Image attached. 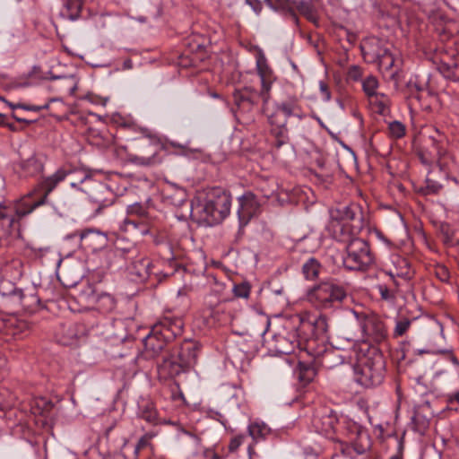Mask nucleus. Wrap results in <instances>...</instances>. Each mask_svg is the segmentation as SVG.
<instances>
[{"label": "nucleus", "mask_w": 459, "mask_h": 459, "mask_svg": "<svg viewBox=\"0 0 459 459\" xmlns=\"http://www.w3.org/2000/svg\"><path fill=\"white\" fill-rule=\"evenodd\" d=\"M256 72L261 82L259 91L251 87H245L236 90L233 93V100L236 106L235 117L242 124H249L255 120V112L260 99L263 101L262 112L266 117L267 114H271L267 104L271 99L272 85L276 77L261 50L256 56Z\"/></svg>", "instance_id": "nucleus-1"}, {"label": "nucleus", "mask_w": 459, "mask_h": 459, "mask_svg": "<svg viewBox=\"0 0 459 459\" xmlns=\"http://www.w3.org/2000/svg\"><path fill=\"white\" fill-rule=\"evenodd\" d=\"M50 194L42 178L28 193L14 199L9 205H0V229L4 234L19 230L23 220L48 204Z\"/></svg>", "instance_id": "nucleus-2"}, {"label": "nucleus", "mask_w": 459, "mask_h": 459, "mask_svg": "<svg viewBox=\"0 0 459 459\" xmlns=\"http://www.w3.org/2000/svg\"><path fill=\"white\" fill-rule=\"evenodd\" d=\"M199 351V344L192 340H186L174 346L157 363L160 379L167 380L188 372L195 365Z\"/></svg>", "instance_id": "nucleus-3"}, {"label": "nucleus", "mask_w": 459, "mask_h": 459, "mask_svg": "<svg viewBox=\"0 0 459 459\" xmlns=\"http://www.w3.org/2000/svg\"><path fill=\"white\" fill-rule=\"evenodd\" d=\"M296 117L299 120L306 117L297 97H290L281 102H276L271 114H267L269 134L272 144L277 150L290 142L288 118Z\"/></svg>", "instance_id": "nucleus-4"}, {"label": "nucleus", "mask_w": 459, "mask_h": 459, "mask_svg": "<svg viewBox=\"0 0 459 459\" xmlns=\"http://www.w3.org/2000/svg\"><path fill=\"white\" fill-rule=\"evenodd\" d=\"M184 322L179 316H164L143 339V355L146 359L157 358L167 344L183 333Z\"/></svg>", "instance_id": "nucleus-5"}, {"label": "nucleus", "mask_w": 459, "mask_h": 459, "mask_svg": "<svg viewBox=\"0 0 459 459\" xmlns=\"http://www.w3.org/2000/svg\"><path fill=\"white\" fill-rule=\"evenodd\" d=\"M231 195L221 187H212L203 204L192 207L191 214L208 225L221 223L225 220L231 207Z\"/></svg>", "instance_id": "nucleus-6"}, {"label": "nucleus", "mask_w": 459, "mask_h": 459, "mask_svg": "<svg viewBox=\"0 0 459 459\" xmlns=\"http://www.w3.org/2000/svg\"><path fill=\"white\" fill-rule=\"evenodd\" d=\"M385 360L381 351L370 346L354 368V381L366 388L380 385L385 377Z\"/></svg>", "instance_id": "nucleus-7"}, {"label": "nucleus", "mask_w": 459, "mask_h": 459, "mask_svg": "<svg viewBox=\"0 0 459 459\" xmlns=\"http://www.w3.org/2000/svg\"><path fill=\"white\" fill-rule=\"evenodd\" d=\"M347 298L343 286L333 281H323L307 292V301L317 309L328 310L339 307Z\"/></svg>", "instance_id": "nucleus-8"}, {"label": "nucleus", "mask_w": 459, "mask_h": 459, "mask_svg": "<svg viewBox=\"0 0 459 459\" xmlns=\"http://www.w3.org/2000/svg\"><path fill=\"white\" fill-rule=\"evenodd\" d=\"M126 148L130 150L127 153L128 160L134 164L152 166L161 161L158 156L161 144L155 136L143 134L129 140Z\"/></svg>", "instance_id": "nucleus-9"}, {"label": "nucleus", "mask_w": 459, "mask_h": 459, "mask_svg": "<svg viewBox=\"0 0 459 459\" xmlns=\"http://www.w3.org/2000/svg\"><path fill=\"white\" fill-rule=\"evenodd\" d=\"M374 263L369 244L363 238L352 239L346 246L343 265L351 271H366Z\"/></svg>", "instance_id": "nucleus-10"}, {"label": "nucleus", "mask_w": 459, "mask_h": 459, "mask_svg": "<svg viewBox=\"0 0 459 459\" xmlns=\"http://www.w3.org/2000/svg\"><path fill=\"white\" fill-rule=\"evenodd\" d=\"M45 183H47L48 186V190L51 193L56 189V187L66 178L70 180V186L73 188H78V186L89 181L90 185L91 184V171L85 168L75 167L71 164H65L60 167L56 171L48 177L43 178Z\"/></svg>", "instance_id": "nucleus-11"}, {"label": "nucleus", "mask_w": 459, "mask_h": 459, "mask_svg": "<svg viewBox=\"0 0 459 459\" xmlns=\"http://www.w3.org/2000/svg\"><path fill=\"white\" fill-rule=\"evenodd\" d=\"M366 341L381 343L387 338V329L384 320L375 313L354 312Z\"/></svg>", "instance_id": "nucleus-12"}, {"label": "nucleus", "mask_w": 459, "mask_h": 459, "mask_svg": "<svg viewBox=\"0 0 459 459\" xmlns=\"http://www.w3.org/2000/svg\"><path fill=\"white\" fill-rule=\"evenodd\" d=\"M238 230L237 238H241L245 233L244 228L250 222L252 218L257 215L260 210V203L256 195L251 192H245L238 198Z\"/></svg>", "instance_id": "nucleus-13"}, {"label": "nucleus", "mask_w": 459, "mask_h": 459, "mask_svg": "<svg viewBox=\"0 0 459 459\" xmlns=\"http://www.w3.org/2000/svg\"><path fill=\"white\" fill-rule=\"evenodd\" d=\"M85 192L90 200L98 205V212L101 209L112 205L117 198V194L112 186L107 183L100 181H91V184L88 186V189Z\"/></svg>", "instance_id": "nucleus-14"}, {"label": "nucleus", "mask_w": 459, "mask_h": 459, "mask_svg": "<svg viewBox=\"0 0 459 459\" xmlns=\"http://www.w3.org/2000/svg\"><path fill=\"white\" fill-rule=\"evenodd\" d=\"M363 227V217H360L357 223L329 221L327 230L333 238L348 244L351 240L358 238L357 235Z\"/></svg>", "instance_id": "nucleus-15"}, {"label": "nucleus", "mask_w": 459, "mask_h": 459, "mask_svg": "<svg viewBox=\"0 0 459 459\" xmlns=\"http://www.w3.org/2000/svg\"><path fill=\"white\" fill-rule=\"evenodd\" d=\"M433 129L434 134L429 135V140L431 141V146L437 152V166L443 171H451L455 160L446 149L447 137L438 128L433 127Z\"/></svg>", "instance_id": "nucleus-16"}, {"label": "nucleus", "mask_w": 459, "mask_h": 459, "mask_svg": "<svg viewBox=\"0 0 459 459\" xmlns=\"http://www.w3.org/2000/svg\"><path fill=\"white\" fill-rule=\"evenodd\" d=\"M80 238V247L87 251L97 252L107 247L108 238L106 233L95 230L85 229L75 233Z\"/></svg>", "instance_id": "nucleus-17"}, {"label": "nucleus", "mask_w": 459, "mask_h": 459, "mask_svg": "<svg viewBox=\"0 0 459 459\" xmlns=\"http://www.w3.org/2000/svg\"><path fill=\"white\" fill-rule=\"evenodd\" d=\"M45 159L42 155L33 152L30 157L14 163V170L21 178H32L44 171Z\"/></svg>", "instance_id": "nucleus-18"}, {"label": "nucleus", "mask_w": 459, "mask_h": 459, "mask_svg": "<svg viewBox=\"0 0 459 459\" xmlns=\"http://www.w3.org/2000/svg\"><path fill=\"white\" fill-rule=\"evenodd\" d=\"M15 299L22 307L24 311L30 314L36 313L44 308V305L38 295V289L35 284H30L19 290Z\"/></svg>", "instance_id": "nucleus-19"}, {"label": "nucleus", "mask_w": 459, "mask_h": 459, "mask_svg": "<svg viewBox=\"0 0 459 459\" xmlns=\"http://www.w3.org/2000/svg\"><path fill=\"white\" fill-rule=\"evenodd\" d=\"M330 221L357 223L362 217V211L359 204L351 203L347 205H338L329 210Z\"/></svg>", "instance_id": "nucleus-20"}, {"label": "nucleus", "mask_w": 459, "mask_h": 459, "mask_svg": "<svg viewBox=\"0 0 459 459\" xmlns=\"http://www.w3.org/2000/svg\"><path fill=\"white\" fill-rule=\"evenodd\" d=\"M151 219L126 217L121 222L119 229L125 232H131L145 236L150 233Z\"/></svg>", "instance_id": "nucleus-21"}, {"label": "nucleus", "mask_w": 459, "mask_h": 459, "mask_svg": "<svg viewBox=\"0 0 459 459\" xmlns=\"http://www.w3.org/2000/svg\"><path fill=\"white\" fill-rule=\"evenodd\" d=\"M360 49L364 59L368 63H376L380 55L386 50V48L383 47L379 39L370 38L362 42Z\"/></svg>", "instance_id": "nucleus-22"}, {"label": "nucleus", "mask_w": 459, "mask_h": 459, "mask_svg": "<svg viewBox=\"0 0 459 459\" xmlns=\"http://www.w3.org/2000/svg\"><path fill=\"white\" fill-rule=\"evenodd\" d=\"M377 63L378 65L379 71L384 74L388 76L390 79H394L398 71L399 65L398 61L395 59L394 55L390 52L388 48L382 55H380L379 58H377Z\"/></svg>", "instance_id": "nucleus-23"}, {"label": "nucleus", "mask_w": 459, "mask_h": 459, "mask_svg": "<svg viewBox=\"0 0 459 459\" xmlns=\"http://www.w3.org/2000/svg\"><path fill=\"white\" fill-rule=\"evenodd\" d=\"M312 422L317 432L327 435L334 429L337 417L332 411L322 414L317 412L314 415Z\"/></svg>", "instance_id": "nucleus-24"}, {"label": "nucleus", "mask_w": 459, "mask_h": 459, "mask_svg": "<svg viewBox=\"0 0 459 459\" xmlns=\"http://www.w3.org/2000/svg\"><path fill=\"white\" fill-rule=\"evenodd\" d=\"M437 69L445 78L459 81V56H444L438 64Z\"/></svg>", "instance_id": "nucleus-25"}, {"label": "nucleus", "mask_w": 459, "mask_h": 459, "mask_svg": "<svg viewBox=\"0 0 459 459\" xmlns=\"http://www.w3.org/2000/svg\"><path fill=\"white\" fill-rule=\"evenodd\" d=\"M79 325L74 323H65L61 325V328L57 333L58 342L65 346L74 344L82 333L79 330Z\"/></svg>", "instance_id": "nucleus-26"}, {"label": "nucleus", "mask_w": 459, "mask_h": 459, "mask_svg": "<svg viewBox=\"0 0 459 459\" xmlns=\"http://www.w3.org/2000/svg\"><path fill=\"white\" fill-rule=\"evenodd\" d=\"M393 263L394 267L388 272H385L386 275L398 277L404 281H409L412 277L413 272L411 268L410 263L405 258L396 256Z\"/></svg>", "instance_id": "nucleus-27"}, {"label": "nucleus", "mask_w": 459, "mask_h": 459, "mask_svg": "<svg viewBox=\"0 0 459 459\" xmlns=\"http://www.w3.org/2000/svg\"><path fill=\"white\" fill-rule=\"evenodd\" d=\"M275 342L274 350L281 354H290L299 346V342L294 333L289 334V337L278 335L275 337Z\"/></svg>", "instance_id": "nucleus-28"}, {"label": "nucleus", "mask_w": 459, "mask_h": 459, "mask_svg": "<svg viewBox=\"0 0 459 459\" xmlns=\"http://www.w3.org/2000/svg\"><path fill=\"white\" fill-rule=\"evenodd\" d=\"M98 293L91 285L84 287L77 295V301L82 307V311L93 310Z\"/></svg>", "instance_id": "nucleus-29"}, {"label": "nucleus", "mask_w": 459, "mask_h": 459, "mask_svg": "<svg viewBox=\"0 0 459 459\" xmlns=\"http://www.w3.org/2000/svg\"><path fill=\"white\" fill-rule=\"evenodd\" d=\"M294 8L296 13L299 12L301 15L306 17L307 21L313 22L314 24H317V11L311 0L295 1Z\"/></svg>", "instance_id": "nucleus-30"}, {"label": "nucleus", "mask_w": 459, "mask_h": 459, "mask_svg": "<svg viewBox=\"0 0 459 459\" xmlns=\"http://www.w3.org/2000/svg\"><path fill=\"white\" fill-rule=\"evenodd\" d=\"M204 39L195 36L186 39V46L188 49L186 50L185 55L187 56L188 53L193 55L190 65H194L195 60L202 58L204 53Z\"/></svg>", "instance_id": "nucleus-31"}, {"label": "nucleus", "mask_w": 459, "mask_h": 459, "mask_svg": "<svg viewBox=\"0 0 459 459\" xmlns=\"http://www.w3.org/2000/svg\"><path fill=\"white\" fill-rule=\"evenodd\" d=\"M266 3L273 9L281 11L284 13L290 14L294 23L299 26V19L295 13V1L292 0H265Z\"/></svg>", "instance_id": "nucleus-32"}, {"label": "nucleus", "mask_w": 459, "mask_h": 459, "mask_svg": "<svg viewBox=\"0 0 459 459\" xmlns=\"http://www.w3.org/2000/svg\"><path fill=\"white\" fill-rule=\"evenodd\" d=\"M369 104L374 112L385 116L390 111L391 100L385 93H378L368 99Z\"/></svg>", "instance_id": "nucleus-33"}, {"label": "nucleus", "mask_w": 459, "mask_h": 459, "mask_svg": "<svg viewBox=\"0 0 459 459\" xmlns=\"http://www.w3.org/2000/svg\"><path fill=\"white\" fill-rule=\"evenodd\" d=\"M117 306L116 299L108 293H98L93 310L100 314H108L112 312Z\"/></svg>", "instance_id": "nucleus-34"}, {"label": "nucleus", "mask_w": 459, "mask_h": 459, "mask_svg": "<svg viewBox=\"0 0 459 459\" xmlns=\"http://www.w3.org/2000/svg\"><path fill=\"white\" fill-rule=\"evenodd\" d=\"M152 271V263L149 258L142 257L133 262L131 273L138 277L140 281L146 280Z\"/></svg>", "instance_id": "nucleus-35"}, {"label": "nucleus", "mask_w": 459, "mask_h": 459, "mask_svg": "<svg viewBox=\"0 0 459 459\" xmlns=\"http://www.w3.org/2000/svg\"><path fill=\"white\" fill-rule=\"evenodd\" d=\"M84 3L79 0H65L62 15L72 20H77L82 16Z\"/></svg>", "instance_id": "nucleus-36"}, {"label": "nucleus", "mask_w": 459, "mask_h": 459, "mask_svg": "<svg viewBox=\"0 0 459 459\" xmlns=\"http://www.w3.org/2000/svg\"><path fill=\"white\" fill-rule=\"evenodd\" d=\"M255 187L263 197L268 199L276 193L277 183L273 178H259L255 183Z\"/></svg>", "instance_id": "nucleus-37"}, {"label": "nucleus", "mask_w": 459, "mask_h": 459, "mask_svg": "<svg viewBox=\"0 0 459 459\" xmlns=\"http://www.w3.org/2000/svg\"><path fill=\"white\" fill-rule=\"evenodd\" d=\"M298 374L299 382L304 385L312 382L316 376V369L314 362L299 361Z\"/></svg>", "instance_id": "nucleus-38"}, {"label": "nucleus", "mask_w": 459, "mask_h": 459, "mask_svg": "<svg viewBox=\"0 0 459 459\" xmlns=\"http://www.w3.org/2000/svg\"><path fill=\"white\" fill-rule=\"evenodd\" d=\"M321 269L319 261L310 257L303 264L302 273L307 280L314 281L318 278Z\"/></svg>", "instance_id": "nucleus-39"}, {"label": "nucleus", "mask_w": 459, "mask_h": 459, "mask_svg": "<svg viewBox=\"0 0 459 459\" xmlns=\"http://www.w3.org/2000/svg\"><path fill=\"white\" fill-rule=\"evenodd\" d=\"M138 415L149 423H157V411L153 403L149 401H143L139 403Z\"/></svg>", "instance_id": "nucleus-40"}, {"label": "nucleus", "mask_w": 459, "mask_h": 459, "mask_svg": "<svg viewBox=\"0 0 459 459\" xmlns=\"http://www.w3.org/2000/svg\"><path fill=\"white\" fill-rule=\"evenodd\" d=\"M307 325L312 330V334L316 338L325 337L328 331V322L325 316L320 315L313 321L307 322Z\"/></svg>", "instance_id": "nucleus-41"}, {"label": "nucleus", "mask_w": 459, "mask_h": 459, "mask_svg": "<svg viewBox=\"0 0 459 459\" xmlns=\"http://www.w3.org/2000/svg\"><path fill=\"white\" fill-rule=\"evenodd\" d=\"M415 320L416 317L411 319L403 316H398L395 319V325L393 331L394 338L403 336L409 331L412 322Z\"/></svg>", "instance_id": "nucleus-42"}, {"label": "nucleus", "mask_w": 459, "mask_h": 459, "mask_svg": "<svg viewBox=\"0 0 459 459\" xmlns=\"http://www.w3.org/2000/svg\"><path fill=\"white\" fill-rule=\"evenodd\" d=\"M249 436L254 439L255 442H258L264 439L269 433V429L264 423L253 422L248 425L247 428Z\"/></svg>", "instance_id": "nucleus-43"}, {"label": "nucleus", "mask_w": 459, "mask_h": 459, "mask_svg": "<svg viewBox=\"0 0 459 459\" xmlns=\"http://www.w3.org/2000/svg\"><path fill=\"white\" fill-rule=\"evenodd\" d=\"M379 88V82L374 75H368L362 80V90L365 95L369 99L370 97L378 94L377 89Z\"/></svg>", "instance_id": "nucleus-44"}, {"label": "nucleus", "mask_w": 459, "mask_h": 459, "mask_svg": "<svg viewBox=\"0 0 459 459\" xmlns=\"http://www.w3.org/2000/svg\"><path fill=\"white\" fill-rule=\"evenodd\" d=\"M126 217L151 219L148 208L141 203H134L126 207Z\"/></svg>", "instance_id": "nucleus-45"}, {"label": "nucleus", "mask_w": 459, "mask_h": 459, "mask_svg": "<svg viewBox=\"0 0 459 459\" xmlns=\"http://www.w3.org/2000/svg\"><path fill=\"white\" fill-rule=\"evenodd\" d=\"M54 102H58L59 106L64 108V104L62 102H60L57 99H51L47 103H45L44 105H40V106H38V105H27V104H21V103H19V104L9 103V106L13 109L22 108L24 110L38 112V111H40V110H43V109H49L50 108V104L54 103Z\"/></svg>", "instance_id": "nucleus-46"}, {"label": "nucleus", "mask_w": 459, "mask_h": 459, "mask_svg": "<svg viewBox=\"0 0 459 459\" xmlns=\"http://www.w3.org/2000/svg\"><path fill=\"white\" fill-rule=\"evenodd\" d=\"M407 87L411 95H415L417 100L420 99V94L427 90V84L419 81L418 76L411 78L407 83Z\"/></svg>", "instance_id": "nucleus-47"}, {"label": "nucleus", "mask_w": 459, "mask_h": 459, "mask_svg": "<svg viewBox=\"0 0 459 459\" xmlns=\"http://www.w3.org/2000/svg\"><path fill=\"white\" fill-rule=\"evenodd\" d=\"M406 127L400 121H393L388 125V135L393 139H401L405 135Z\"/></svg>", "instance_id": "nucleus-48"}, {"label": "nucleus", "mask_w": 459, "mask_h": 459, "mask_svg": "<svg viewBox=\"0 0 459 459\" xmlns=\"http://www.w3.org/2000/svg\"><path fill=\"white\" fill-rule=\"evenodd\" d=\"M153 437H154V435L152 433L148 432L140 437L136 446H134V459H139L140 452L152 446L151 440Z\"/></svg>", "instance_id": "nucleus-49"}, {"label": "nucleus", "mask_w": 459, "mask_h": 459, "mask_svg": "<svg viewBox=\"0 0 459 459\" xmlns=\"http://www.w3.org/2000/svg\"><path fill=\"white\" fill-rule=\"evenodd\" d=\"M383 300L393 302L395 299V291L387 283H379L376 286Z\"/></svg>", "instance_id": "nucleus-50"}, {"label": "nucleus", "mask_w": 459, "mask_h": 459, "mask_svg": "<svg viewBox=\"0 0 459 459\" xmlns=\"http://www.w3.org/2000/svg\"><path fill=\"white\" fill-rule=\"evenodd\" d=\"M22 288H17L9 281H3L0 283V294L4 297H11L13 299H16L18 295V291L21 290Z\"/></svg>", "instance_id": "nucleus-51"}, {"label": "nucleus", "mask_w": 459, "mask_h": 459, "mask_svg": "<svg viewBox=\"0 0 459 459\" xmlns=\"http://www.w3.org/2000/svg\"><path fill=\"white\" fill-rule=\"evenodd\" d=\"M335 352L336 351L333 349L325 350L323 354L321 355L320 364H322L324 367H326V368H333L337 364L343 363L342 358H340L339 361H337L335 363L333 361V358L335 355Z\"/></svg>", "instance_id": "nucleus-52"}, {"label": "nucleus", "mask_w": 459, "mask_h": 459, "mask_svg": "<svg viewBox=\"0 0 459 459\" xmlns=\"http://www.w3.org/2000/svg\"><path fill=\"white\" fill-rule=\"evenodd\" d=\"M251 287L247 281L234 284L232 291L237 298L247 299L250 295Z\"/></svg>", "instance_id": "nucleus-53"}, {"label": "nucleus", "mask_w": 459, "mask_h": 459, "mask_svg": "<svg viewBox=\"0 0 459 459\" xmlns=\"http://www.w3.org/2000/svg\"><path fill=\"white\" fill-rule=\"evenodd\" d=\"M443 186L431 178H427L425 181V186L421 189L424 195H436L438 194Z\"/></svg>", "instance_id": "nucleus-54"}, {"label": "nucleus", "mask_w": 459, "mask_h": 459, "mask_svg": "<svg viewBox=\"0 0 459 459\" xmlns=\"http://www.w3.org/2000/svg\"><path fill=\"white\" fill-rule=\"evenodd\" d=\"M434 274L442 282L448 283L450 281V272L448 268L444 264H436L434 266Z\"/></svg>", "instance_id": "nucleus-55"}, {"label": "nucleus", "mask_w": 459, "mask_h": 459, "mask_svg": "<svg viewBox=\"0 0 459 459\" xmlns=\"http://www.w3.org/2000/svg\"><path fill=\"white\" fill-rule=\"evenodd\" d=\"M418 156L422 164L426 166H432L434 163L437 164V155H432L429 151L420 150Z\"/></svg>", "instance_id": "nucleus-56"}, {"label": "nucleus", "mask_w": 459, "mask_h": 459, "mask_svg": "<svg viewBox=\"0 0 459 459\" xmlns=\"http://www.w3.org/2000/svg\"><path fill=\"white\" fill-rule=\"evenodd\" d=\"M347 76L350 80L359 81L362 77V69L359 65H351L347 71Z\"/></svg>", "instance_id": "nucleus-57"}, {"label": "nucleus", "mask_w": 459, "mask_h": 459, "mask_svg": "<svg viewBox=\"0 0 459 459\" xmlns=\"http://www.w3.org/2000/svg\"><path fill=\"white\" fill-rule=\"evenodd\" d=\"M245 438L246 436L244 434H240L232 437L229 444V451L231 453L236 452L238 449V447L242 445Z\"/></svg>", "instance_id": "nucleus-58"}, {"label": "nucleus", "mask_w": 459, "mask_h": 459, "mask_svg": "<svg viewBox=\"0 0 459 459\" xmlns=\"http://www.w3.org/2000/svg\"><path fill=\"white\" fill-rule=\"evenodd\" d=\"M63 81V84L67 87V91L73 94L74 91L76 90V82L74 80V76H71L69 78L67 77H59Z\"/></svg>", "instance_id": "nucleus-59"}, {"label": "nucleus", "mask_w": 459, "mask_h": 459, "mask_svg": "<svg viewBox=\"0 0 459 459\" xmlns=\"http://www.w3.org/2000/svg\"><path fill=\"white\" fill-rule=\"evenodd\" d=\"M319 89L322 98L325 101H329L331 100V91L326 82L320 81L319 82Z\"/></svg>", "instance_id": "nucleus-60"}, {"label": "nucleus", "mask_w": 459, "mask_h": 459, "mask_svg": "<svg viewBox=\"0 0 459 459\" xmlns=\"http://www.w3.org/2000/svg\"><path fill=\"white\" fill-rule=\"evenodd\" d=\"M446 402L450 406L459 405V390L447 394Z\"/></svg>", "instance_id": "nucleus-61"}, {"label": "nucleus", "mask_w": 459, "mask_h": 459, "mask_svg": "<svg viewBox=\"0 0 459 459\" xmlns=\"http://www.w3.org/2000/svg\"><path fill=\"white\" fill-rule=\"evenodd\" d=\"M247 4L251 6V8L256 13H259L262 11V3L260 0H246Z\"/></svg>", "instance_id": "nucleus-62"}, {"label": "nucleus", "mask_w": 459, "mask_h": 459, "mask_svg": "<svg viewBox=\"0 0 459 459\" xmlns=\"http://www.w3.org/2000/svg\"><path fill=\"white\" fill-rule=\"evenodd\" d=\"M123 252L118 248L109 249L107 251V256L108 258H117L122 256Z\"/></svg>", "instance_id": "nucleus-63"}, {"label": "nucleus", "mask_w": 459, "mask_h": 459, "mask_svg": "<svg viewBox=\"0 0 459 459\" xmlns=\"http://www.w3.org/2000/svg\"><path fill=\"white\" fill-rule=\"evenodd\" d=\"M398 277H391L389 276V282L388 285L392 286L394 291H396L400 286V282L398 281Z\"/></svg>", "instance_id": "nucleus-64"}]
</instances>
